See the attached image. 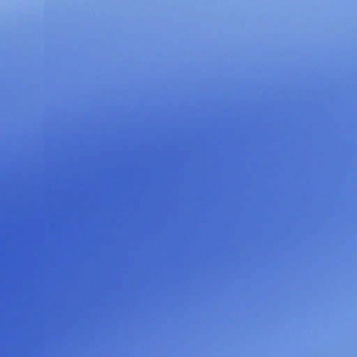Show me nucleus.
Masks as SVG:
<instances>
[{"instance_id": "obj_1", "label": "nucleus", "mask_w": 357, "mask_h": 357, "mask_svg": "<svg viewBox=\"0 0 357 357\" xmlns=\"http://www.w3.org/2000/svg\"><path fill=\"white\" fill-rule=\"evenodd\" d=\"M75 294L76 291H0V295Z\"/></svg>"}, {"instance_id": "obj_2", "label": "nucleus", "mask_w": 357, "mask_h": 357, "mask_svg": "<svg viewBox=\"0 0 357 357\" xmlns=\"http://www.w3.org/2000/svg\"><path fill=\"white\" fill-rule=\"evenodd\" d=\"M215 290H216V291H218L219 289H216Z\"/></svg>"}]
</instances>
